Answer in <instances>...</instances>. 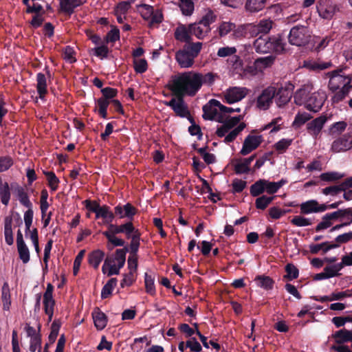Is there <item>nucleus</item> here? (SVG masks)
Instances as JSON below:
<instances>
[{
	"label": "nucleus",
	"instance_id": "nucleus-1",
	"mask_svg": "<svg viewBox=\"0 0 352 352\" xmlns=\"http://www.w3.org/2000/svg\"><path fill=\"white\" fill-rule=\"evenodd\" d=\"M215 80L212 73L202 74L195 72H185L172 77L170 88L177 96H194L203 85H211Z\"/></svg>",
	"mask_w": 352,
	"mask_h": 352
},
{
	"label": "nucleus",
	"instance_id": "nucleus-2",
	"mask_svg": "<svg viewBox=\"0 0 352 352\" xmlns=\"http://www.w3.org/2000/svg\"><path fill=\"white\" fill-rule=\"evenodd\" d=\"M312 84L302 85L294 94V102L297 105H305L306 109L314 112L319 111L323 106L327 94L323 89L313 91Z\"/></svg>",
	"mask_w": 352,
	"mask_h": 352
},
{
	"label": "nucleus",
	"instance_id": "nucleus-3",
	"mask_svg": "<svg viewBox=\"0 0 352 352\" xmlns=\"http://www.w3.org/2000/svg\"><path fill=\"white\" fill-rule=\"evenodd\" d=\"M201 48L202 43L197 42L179 50L175 54V58L179 66L182 68L191 67L194 64V59L198 56Z\"/></svg>",
	"mask_w": 352,
	"mask_h": 352
},
{
	"label": "nucleus",
	"instance_id": "nucleus-4",
	"mask_svg": "<svg viewBox=\"0 0 352 352\" xmlns=\"http://www.w3.org/2000/svg\"><path fill=\"white\" fill-rule=\"evenodd\" d=\"M128 249H118L113 257L107 258L102 267V271L108 276L116 275L124 265L126 261V253Z\"/></svg>",
	"mask_w": 352,
	"mask_h": 352
},
{
	"label": "nucleus",
	"instance_id": "nucleus-5",
	"mask_svg": "<svg viewBox=\"0 0 352 352\" xmlns=\"http://www.w3.org/2000/svg\"><path fill=\"white\" fill-rule=\"evenodd\" d=\"M254 47L257 52L270 53L280 52L284 50V45L280 38L274 36H260L254 43Z\"/></svg>",
	"mask_w": 352,
	"mask_h": 352
},
{
	"label": "nucleus",
	"instance_id": "nucleus-6",
	"mask_svg": "<svg viewBox=\"0 0 352 352\" xmlns=\"http://www.w3.org/2000/svg\"><path fill=\"white\" fill-rule=\"evenodd\" d=\"M311 38V32L307 27L296 25L292 28L289 34V41L292 45L302 46L307 44Z\"/></svg>",
	"mask_w": 352,
	"mask_h": 352
},
{
	"label": "nucleus",
	"instance_id": "nucleus-7",
	"mask_svg": "<svg viewBox=\"0 0 352 352\" xmlns=\"http://www.w3.org/2000/svg\"><path fill=\"white\" fill-rule=\"evenodd\" d=\"M222 104L215 100L211 99L203 107V118L205 120L223 122L224 116L222 115Z\"/></svg>",
	"mask_w": 352,
	"mask_h": 352
},
{
	"label": "nucleus",
	"instance_id": "nucleus-8",
	"mask_svg": "<svg viewBox=\"0 0 352 352\" xmlns=\"http://www.w3.org/2000/svg\"><path fill=\"white\" fill-rule=\"evenodd\" d=\"M342 70H334L327 73V76L329 78V88L332 91H336L340 87H351V77L349 75H344L342 74Z\"/></svg>",
	"mask_w": 352,
	"mask_h": 352
},
{
	"label": "nucleus",
	"instance_id": "nucleus-9",
	"mask_svg": "<svg viewBox=\"0 0 352 352\" xmlns=\"http://www.w3.org/2000/svg\"><path fill=\"white\" fill-rule=\"evenodd\" d=\"M276 94V88L274 86H269L264 89L256 97L255 106L260 111L269 109L273 103V100Z\"/></svg>",
	"mask_w": 352,
	"mask_h": 352
},
{
	"label": "nucleus",
	"instance_id": "nucleus-10",
	"mask_svg": "<svg viewBox=\"0 0 352 352\" xmlns=\"http://www.w3.org/2000/svg\"><path fill=\"white\" fill-rule=\"evenodd\" d=\"M250 90L245 87H232L223 93L225 102L233 104L241 101L249 94Z\"/></svg>",
	"mask_w": 352,
	"mask_h": 352
},
{
	"label": "nucleus",
	"instance_id": "nucleus-11",
	"mask_svg": "<svg viewBox=\"0 0 352 352\" xmlns=\"http://www.w3.org/2000/svg\"><path fill=\"white\" fill-rule=\"evenodd\" d=\"M339 11V8L332 0H320L317 5V12L319 16L327 20L331 19Z\"/></svg>",
	"mask_w": 352,
	"mask_h": 352
},
{
	"label": "nucleus",
	"instance_id": "nucleus-12",
	"mask_svg": "<svg viewBox=\"0 0 352 352\" xmlns=\"http://www.w3.org/2000/svg\"><path fill=\"white\" fill-rule=\"evenodd\" d=\"M352 148V133H345L337 139L331 144V150L334 153L344 152Z\"/></svg>",
	"mask_w": 352,
	"mask_h": 352
},
{
	"label": "nucleus",
	"instance_id": "nucleus-13",
	"mask_svg": "<svg viewBox=\"0 0 352 352\" xmlns=\"http://www.w3.org/2000/svg\"><path fill=\"white\" fill-rule=\"evenodd\" d=\"M54 287L51 283H48L46 290L43 295V305L45 314L48 316V320H52L55 300L53 298Z\"/></svg>",
	"mask_w": 352,
	"mask_h": 352
},
{
	"label": "nucleus",
	"instance_id": "nucleus-14",
	"mask_svg": "<svg viewBox=\"0 0 352 352\" xmlns=\"http://www.w3.org/2000/svg\"><path fill=\"white\" fill-rule=\"evenodd\" d=\"M273 22L270 19L261 20L257 24H248L247 30L252 36L259 34H267L272 28Z\"/></svg>",
	"mask_w": 352,
	"mask_h": 352
},
{
	"label": "nucleus",
	"instance_id": "nucleus-15",
	"mask_svg": "<svg viewBox=\"0 0 352 352\" xmlns=\"http://www.w3.org/2000/svg\"><path fill=\"white\" fill-rule=\"evenodd\" d=\"M262 142L263 137L261 135H249L245 138L240 153L243 155H246L255 150Z\"/></svg>",
	"mask_w": 352,
	"mask_h": 352
},
{
	"label": "nucleus",
	"instance_id": "nucleus-16",
	"mask_svg": "<svg viewBox=\"0 0 352 352\" xmlns=\"http://www.w3.org/2000/svg\"><path fill=\"white\" fill-rule=\"evenodd\" d=\"M327 208L326 205L320 204L315 199L308 200L300 205V213L303 214L324 212Z\"/></svg>",
	"mask_w": 352,
	"mask_h": 352
},
{
	"label": "nucleus",
	"instance_id": "nucleus-17",
	"mask_svg": "<svg viewBox=\"0 0 352 352\" xmlns=\"http://www.w3.org/2000/svg\"><path fill=\"white\" fill-rule=\"evenodd\" d=\"M327 121V118L325 116H321L309 122L307 124L308 133L314 138H317Z\"/></svg>",
	"mask_w": 352,
	"mask_h": 352
},
{
	"label": "nucleus",
	"instance_id": "nucleus-18",
	"mask_svg": "<svg viewBox=\"0 0 352 352\" xmlns=\"http://www.w3.org/2000/svg\"><path fill=\"white\" fill-rule=\"evenodd\" d=\"M166 105L170 107L175 113L180 117L186 118L189 116V111L182 97L178 96L177 98H172L166 103Z\"/></svg>",
	"mask_w": 352,
	"mask_h": 352
},
{
	"label": "nucleus",
	"instance_id": "nucleus-19",
	"mask_svg": "<svg viewBox=\"0 0 352 352\" xmlns=\"http://www.w3.org/2000/svg\"><path fill=\"white\" fill-rule=\"evenodd\" d=\"M292 96V92L289 89L285 87H280L276 89V94L275 96V102L278 107H284L291 100Z\"/></svg>",
	"mask_w": 352,
	"mask_h": 352
},
{
	"label": "nucleus",
	"instance_id": "nucleus-20",
	"mask_svg": "<svg viewBox=\"0 0 352 352\" xmlns=\"http://www.w3.org/2000/svg\"><path fill=\"white\" fill-rule=\"evenodd\" d=\"M333 66L331 61H322L314 60H304L302 67L311 71L318 72L329 69Z\"/></svg>",
	"mask_w": 352,
	"mask_h": 352
},
{
	"label": "nucleus",
	"instance_id": "nucleus-21",
	"mask_svg": "<svg viewBox=\"0 0 352 352\" xmlns=\"http://www.w3.org/2000/svg\"><path fill=\"white\" fill-rule=\"evenodd\" d=\"M135 213L136 209L130 204H126L123 206H117L115 208V214L120 218L127 217L131 219Z\"/></svg>",
	"mask_w": 352,
	"mask_h": 352
},
{
	"label": "nucleus",
	"instance_id": "nucleus-22",
	"mask_svg": "<svg viewBox=\"0 0 352 352\" xmlns=\"http://www.w3.org/2000/svg\"><path fill=\"white\" fill-rule=\"evenodd\" d=\"M210 31V27H206V25L199 22L197 24H192L189 26V32L190 34L195 35L198 38H204Z\"/></svg>",
	"mask_w": 352,
	"mask_h": 352
},
{
	"label": "nucleus",
	"instance_id": "nucleus-23",
	"mask_svg": "<svg viewBox=\"0 0 352 352\" xmlns=\"http://www.w3.org/2000/svg\"><path fill=\"white\" fill-rule=\"evenodd\" d=\"M345 255L342 256V261L339 263L327 266L324 268V272L327 276L328 278H333L340 275L339 272L344 267L346 266L344 262Z\"/></svg>",
	"mask_w": 352,
	"mask_h": 352
},
{
	"label": "nucleus",
	"instance_id": "nucleus-24",
	"mask_svg": "<svg viewBox=\"0 0 352 352\" xmlns=\"http://www.w3.org/2000/svg\"><path fill=\"white\" fill-rule=\"evenodd\" d=\"M338 247V244H329V242H324L320 244H310L309 248L311 254H318L320 251H322L323 253H326L329 250Z\"/></svg>",
	"mask_w": 352,
	"mask_h": 352
},
{
	"label": "nucleus",
	"instance_id": "nucleus-25",
	"mask_svg": "<svg viewBox=\"0 0 352 352\" xmlns=\"http://www.w3.org/2000/svg\"><path fill=\"white\" fill-rule=\"evenodd\" d=\"M96 218H102L104 224H110L114 219V214L108 206H102L97 212Z\"/></svg>",
	"mask_w": 352,
	"mask_h": 352
},
{
	"label": "nucleus",
	"instance_id": "nucleus-26",
	"mask_svg": "<svg viewBox=\"0 0 352 352\" xmlns=\"http://www.w3.org/2000/svg\"><path fill=\"white\" fill-rule=\"evenodd\" d=\"M36 89L39 98L41 100H44L45 96L47 93L46 77L43 74L38 73L36 76Z\"/></svg>",
	"mask_w": 352,
	"mask_h": 352
},
{
	"label": "nucleus",
	"instance_id": "nucleus-27",
	"mask_svg": "<svg viewBox=\"0 0 352 352\" xmlns=\"http://www.w3.org/2000/svg\"><path fill=\"white\" fill-rule=\"evenodd\" d=\"M92 316L94 324L98 329L102 330L107 326V317L105 314L100 311L98 309H96L93 311Z\"/></svg>",
	"mask_w": 352,
	"mask_h": 352
},
{
	"label": "nucleus",
	"instance_id": "nucleus-28",
	"mask_svg": "<svg viewBox=\"0 0 352 352\" xmlns=\"http://www.w3.org/2000/svg\"><path fill=\"white\" fill-rule=\"evenodd\" d=\"M104 253L102 250H96L91 252L88 256V261L90 265L94 268L97 269L103 260Z\"/></svg>",
	"mask_w": 352,
	"mask_h": 352
},
{
	"label": "nucleus",
	"instance_id": "nucleus-29",
	"mask_svg": "<svg viewBox=\"0 0 352 352\" xmlns=\"http://www.w3.org/2000/svg\"><path fill=\"white\" fill-rule=\"evenodd\" d=\"M1 300L3 310L8 311L11 305L10 290L7 282L3 283L1 289Z\"/></svg>",
	"mask_w": 352,
	"mask_h": 352
},
{
	"label": "nucleus",
	"instance_id": "nucleus-30",
	"mask_svg": "<svg viewBox=\"0 0 352 352\" xmlns=\"http://www.w3.org/2000/svg\"><path fill=\"white\" fill-rule=\"evenodd\" d=\"M267 0H247L245 9L250 12H257L263 10Z\"/></svg>",
	"mask_w": 352,
	"mask_h": 352
},
{
	"label": "nucleus",
	"instance_id": "nucleus-31",
	"mask_svg": "<svg viewBox=\"0 0 352 352\" xmlns=\"http://www.w3.org/2000/svg\"><path fill=\"white\" fill-rule=\"evenodd\" d=\"M190 34L189 28L187 29L184 25L178 26L175 32V38L182 42H189Z\"/></svg>",
	"mask_w": 352,
	"mask_h": 352
},
{
	"label": "nucleus",
	"instance_id": "nucleus-32",
	"mask_svg": "<svg viewBox=\"0 0 352 352\" xmlns=\"http://www.w3.org/2000/svg\"><path fill=\"white\" fill-rule=\"evenodd\" d=\"M274 58L272 56L260 58L254 61L255 69L261 72L263 69L270 67L274 63Z\"/></svg>",
	"mask_w": 352,
	"mask_h": 352
},
{
	"label": "nucleus",
	"instance_id": "nucleus-33",
	"mask_svg": "<svg viewBox=\"0 0 352 352\" xmlns=\"http://www.w3.org/2000/svg\"><path fill=\"white\" fill-rule=\"evenodd\" d=\"M347 127V123L344 121H339L333 123L329 128V134L331 135H340L344 132Z\"/></svg>",
	"mask_w": 352,
	"mask_h": 352
},
{
	"label": "nucleus",
	"instance_id": "nucleus-34",
	"mask_svg": "<svg viewBox=\"0 0 352 352\" xmlns=\"http://www.w3.org/2000/svg\"><path fill=\"white\" fill-rule=\"evenodd\" d=\"M4 235L6 243L9 245H12L14 239L12 230V219L8 217L6 218L5 219Z\"/></svg>",
	"mask_w": 352,
	"mask_h": 352
},
{
	"label": "nucleus",
	"instance_id": "nucleus-35",
	"mask_svg": "<svg viewBox=\"0 0 352 352\" xmlns=\"http://www.w3.org/2000/svg\"><path fill=\"white\" fill-rule=\"evenodd\" d=\"M334 338L338 343L352 341V331L346 329H341L335 333Z\"/></svg>",
	"mask_w": 352,
	"mask_h": 352
},
{
	"label": "nucleus",
	"instance_id": "nucleus-36",
	"mask_svg": "<svg viewBox=\"0 0 352 352\" xmlns=\"http://www.w3.org/2000/svg\"><path fill=\"white\" fill-rule=\"evenodd\" d=\"M311 118V116L307 112H298L295 116L292 126L295 128H299L306 122Z\"/></svg>",
	"mask_w": 352,
	"mask_h": 352
},
{
	"label": "nucleus",
	"instance_id": "nucleus-37",
	"mask_svg": "<svg viewBox=\"0 0 352 352\" xmlns=\"http://www.w3.org/2000/svg\"><path fill=\"white\" fill-rule=\"evenodd\" d=\"M117 285V279L116 278H111L102 287L101 292V298H107L112 293V291Z\"/></svg>",
	"mask_w": 352,
	"mask_h": 352
},
{
	"label": "nucleus",
	"instance_id": "nucleus-38",
	"mask_svg": "<svg viewBox=\"0 0 352 352\" xmlns=\"http://www.w3.org/2000/svg\"><path fill=\"white\" fill-rule=\"evenodd\" d=\"M15 192L20 203L28 208H32V204L29 200L27 193L22 187L17 186Z\"/></svg>",
	"mask_w": 352,
	"mask_h": 352
},
{
	"label": "nucleus",
	"instance_id": "nucleus-39",
	"mask_svg": "<svg viewBox=\"0 0 352 352\" xmlns=\"http://www.w3.org/2000/svg\"><path fill=\"white\" fill-rule=\"evenodd\" d=\"M16 246L20 259L23 261V263H28L30 258V256L29 249L25 243L16 245Z\"/></svg>",
	"mask_w": 352,
	"mask_h": 352
},
{
	"label": "nucleus",
	"instance_id": "nucleus-40",
	"mask_svg": "<svg viewBox=\"0 0 352 352\" xmlns=\"http://www.w3.org/2000/svg\"><path fill=\"white\" fill-rule=\"evenodd\" d=\"M265 179H259L252 185L250 193L254 197H257L265 192Z\"/></svg>",
	"mask_w": 352,
	"mask_h": 352
},
{
	"label": "nucleus",
	"instance_id": "nucleus-41",
	"mask_svg": "<svg viewBox=\"0 0 352 352\" xmlns=\"http://www.w3.org/2000/svg\"><path fill=\"white\" fill-rule=\"evenodd\" d=\"M245 127V123L242 122L239 124L236 127L233 129L232 131L228 133L226 136L225 137L224 142L226 143H229L232 142L236 136L239 135V133L242 131Z\"/></svg>",
	"mask_w": 352,
	"mask_h": 352
},
{
	"label": "nucleus",
	"instance_id": "nucleus-42",
	"mask_svg": "<svg viewBox=\"0 0 352 352\" xmlns=\"http://www.w3.org/2000/svg\"><path fill=\"white\" fill-rule=\"evenodd\" d=\"M81 2L79 0H61L60 7L67 12H72L73 10L80 6Z\"/></svg>",
	"mask_w": 352,
	"mask_h": 352
},
{
	"label": "nucleus",
	"instance_id": "nucleus-43",
	"mask_svg": "<svg viewBox=\"0 0 352 352\" xmlns=\"http://www.w3.org/2000/svg\"><path fill=\"white\" fill-rule=\"evenodd\" d=\"M229 64L236 74H242L244 67L242 60L238 56L234 55L232 56L229 60Z\"/></svg>",
	"mask_w": 352,
	"mask_h": 352
},
{
	"label": "nucleus",
	"instance_id": "nucleus-44",
	"mask_svg": "<svg viewBox=\"0 0 352 352\" xmlns=\"http://www.w3.org/2000/svg\"><path fill=\"white\" fill-rule=\"evenodd\" d=\"M283 124L282 118L281 117H277L276 118H274L270 122H269L267 124L265 125L262 130H267L271 129V133L276 132L279 131L281 128L282 124Z\"/></svg>",
	"mask_w": 352,
	"mask_h": 352
},
{
	"label": "nucleus",
	"instance_id": "nucleus-45",
	"mask_svg": "<svg viewBox=\"0 0 352 352\" xmlns=\"http://www.w3.org/2000/svg\"><path fill=\"white\" fill-rule=\"evenodd\" d=\"M275 196L268 197L263 195L256 199V207L260 210H265L268 205L274 200Z\"/></svg>",
	"mask_w": 352,
	"mask_h": 352
},
{
	"label": "nucleus",
	"instance_id": "nucleus-46",
	"mask_svg": "<svg viewBox=\"0 0 352 352\" xmlns=\"http://www.w3.org/2000/svg\"><path fill=\"white\" fill-rule=\"evenodd\" d=\"M103 235L107 237L108 241L112 244V247H109V249H112L116 246H123L124 241L122 239H120L116 236V234L110 233L109 232H103Z\"/></svg>",
	"mask_w": 352,
	"mask_h": 352
},
{
	"label": "nucleus",
	"instance_id": "nucleus-47",
	"mask_svg": "<svg viewBox=\"0 0 352 352\" xmlns=\"http://www.w3.org/2000/svg\"><path fill=\"white\" fill-rule=\"evenodd\" d=\"M153 8L147 4L138 6V11L141 16L146 21H148L153 14Z\"/></svg>",
	"mask_w": 352,
	"mask_h": 352
},
{
	"label": "nucleus",
	"instance_id": "nucleus-48",
	"mask_svg": "<svg viewBox=\"0 0 352 352\" xmlns=\"http://www.w3.org/2000/svg\"><path fill=\"white\" fill-rule=\"evenodd\" d=\"M291 223L297 227H305L311 226L312 221L311 219L298 215L293 217L291 220Z\"/></svg>",
	"mask_w": 352,
	"mask_h": 352
},
{
	"label": "nucleus",
	"instance_id": "nucleus-49",
	"mask_svg": "<svg viewBox=\"0 0 352 352\" xmlns=\"http://www.w3.org/2000/svg\"><path fill=\"white\" fill-rule=\"evenodd\" d=\"M0 197L2 204L7 206L10 199V188L8 183H5L1 186Z\"/></svg>",
	"mask_w": 352,
	"mask_h": 352
},
{
	"label": "nucleus",
	"instance_id": "nucleus-50",
	"mask_svg": "<svg viewBox=\"0 0 352 352\" xmlns=\"http://www.w3.org/2000/svg\"><path fill=\"white\" fill-rule=\"evenodd\" d=\"M45 176L48 182V185L50 189L55 191L58 189V184L60 182L58 177L55 175L53 172H45Z\"/></svg>",
	"mask_w": 352,
	"mask_h": 352
},
{
	"label": "nucleus",
	"instance_id": "nucleus-51",
	"mask_svg": "<svg viewBox=\"0 0 352 352\" xmlns=\"http://www.w3.org/2000/svg\"><path fill=\"white\" fill-rule=\"evenodd\" d=\"M255 281L258 286L268 289L272 288L273 281L269 276H258L256 277Z\"/></svg>",
	"mask_w": 352,
	"mask_h": 352
},
{
	"label": "nucleus",
	"instance_id": "nucleus-52",
	"mask_svg": "<svg viewBox=\"0 0 352 352\" xmlns=\"http://www.w3.org/2000/svg\"><path fill=\"white\" fill-rule=\"evenodd\" d=\"M180 8L185 15H190L194 10V3L192 0H181Z\"/></svg>",
	"mask_w": 352,
	"mask_h": 352
},
{
	"label": "nucleus",
	"instance_id": "nucleus-53",
	"mask_svg": "<svg viewBox=\"0 0 352 352\" xmlns=\"http://www.w3.org/2000/svg\"><path fill=\"white\" fill-rule=\"evenodd\" d=\"M133 65L135 71L140 74L145 72L148 68L147 61L144 58H135Z\"/></svg>",
	"mask_w": 352,
	"mask_h": 352
},
{
	"label": "nucleus",
	"instance_id": "nucleus-54",
	"mask_svg": "<svg viewBox=\"0 0 352 352\" xmlns=\"http://www.w3.org/2000/svg\"><path fill=\"white\" fill-rule=\"evenodd\" d=\"M144 282L146 292L151 295H154L155 293V288L154 284V278L152 276V275L146 273Z\"/></svg>",
	"mask_w": 352,
	"mask_h": 352
},
{
	"label": "nucleus",
	"instance_id": "nucleus-55",
	"mask_svg": "<svg viewBox=\"0 0 352 352\" xmlns=\"http://www.w3.org/2000/svg\"><path fill=\"white\" fill-rule=\"evenodd\" d=\"M344 176V174L338 172H328L322 173L320 177L322 181L333 182L342 178Z\"/></svg>",
	"mask_w": 352,
	"mask_h": 352
},
{
	"label": "nucleus",
	"instance_id": "nucleus-56",
	"mask_svg": "<svg viewBox=\"0 0 352 352\" xmlns=\"http://www.w3.org/2000/svg\"><path fill=\"white\" fill-rule=\"evenodd\" d=\"M292 139L283 138L274 144V148L280 153H284L292 144Z\"/></svg>",
	"mask_w": 352,
	"mask_h": 352
},
{
	"label": "nucleus",
	"instance_id": "nucleus-57",
	"mask_svg": "<svg viewBox=\"0 0 352 352\" xmlns=\"http://www.w3.org/2000/svg\"><path fill=\"white\" fill-rule=\"evenodd\" d=\"M140 233L139 232H135V234L131 235V236L129 238L131 239L130 243V251L131 254H137V252L140 246Z\"/></svg>",
	"mask_w": 352,
	"mask_h": 352
},
{
	"label": "nucleus",
	"instance_id": "nucleus-58",
	"mask_svg": "<svg viewBox=\"0 0 352 352\" xmlns=\"http://www.w3.org/2000/svg\"><path fill=\"white\" fill-rule=\"evenodd\" d=\"M235 28V25L231 22H223L219 27V34L220 36H224L228 33L233 31Z\"/></svg>",
	"mask_w": 352,
	"mask_h": 352
},
{
	"label": "nucleus",
	"instance_id": "nucleus-59",
	"mask_svg": "<svg viewBox=\"0 0 352 352\" xmlns=\"http://www.w3.org/2000/svg\"><path fill=\"white\" fill-rule=\"evenodd\" d=\"M135 278L136 273L129 271L127 274H124L120 286L122 287H129L135 282Z\"/></svg>",
	"mask_w": 352,
	"mask_h": 352
},
{
	"label": "nucleus",
	"instance_id": "nucleus-60",
	"mask_svg": "<svg viewBox=\"0 0 352 352\" xmlns=\"http://www.w3.org/2000/svg\"><path fill=\"white\" fill-rule=\"evenodd\" d=\"M351 87H342L340 90L337 91L332 97L331 100L333 103H338L342 100L348 94Z\"/></svg>",
	"mask_w": 352,
	"mask_h": 352
},
{
	"label": "nucleus",
	"instance_id": "nucleus-61",
	"mask_svg": "<svg viewBox=\"0 0 352 352\" xmlns=\"http://www.w3.org/2000/svg\"><path fill=\"white\" fill-rule=\"evenodd\" d=\"M241 119V116H234V117H225L224 116V120L223 122H220L221 123H223L227 129H228L230 131L234 128L235 126H236L240 120Z\"/></svg>",
	"mask_w": 352,
	"mask_h": 352
},
{
	"label": "nucleus",
	"instance_id": "nucleus-62",
	"mask_svg": "<svg viewBox=\"0 0 352 352\" xmlns=\"http://www.w3.org/2000/svg\"><path fill=\"white\" fill-rule=\"evenodd\" d=\"M249 165L244 159L237 160L234 164V170L236 173H246L249 171Z\"/></svg>",
	"mask_w": 352,
	"mask_h": 352
},
{
	"label": "nucleus",
	"instance_id": "nucleus-63",
	"mask_svg": "<svg viewBox=\"0 0 352 352\" xmlns=\"http://www.w3.org/2000/svg\"><path fill=\"white\" fill-rule=\"evenodd\" d=\"M98 107V113L103 118H107V109L109 104V102L106 98H99L97 101Z\"/></svg>",
	"mask_w": 352,
	"mask_h": 352
},
{
	"label": "nucleus",
	"instance_id": "nucleus-64",
	"mask_svg": "<svg viewBox=\"0 0 352 352\" xmlns=\"http://www.w3.org/2000/svg\"><path fill=\"white\" fill-rule=\"evenodd\" d=\"M63 56V58L69 63H74L76 60L74 50L69 46L64 48Z\"/></svg>",
	"mask_w": 352,
	"mask_h": 352
}]
</instances>
